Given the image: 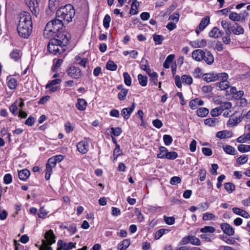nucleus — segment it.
<instances>
[{"label": "nucleus", "mask_w": 250, "mask_h": 250, "mask_svg": "<svg viewBox=\"0 0 250 250\" xmlns=\"http://www.w3.org/2000/svg\"><path fill=\"white\" fill-rule=\"evenodd\" d=\"M64 23L56 17L55 19L47 23L44 30L43 35L46 38H58L60 34L66 35V37L70 38V34L64 31Z\"/></svg>", "instance_id": "1"}, {"label": "nucleus", "mask_w": 250, "mask_h": 250, "mask_svg": "<svg viewBox=\"0 0 250 250\" xmlns=\"http://www.w3.org/2000/svg\"><path fill=\"white\" fill-rule=\"evenodd\" d=\"M70 39V38L66 37V35L63 34L59 35L58 38L51 39L47 46L48 51L54 54L63 53L65 51Z\"/></svg>", "instance_id": "2"}, {"label": "nucleus", "mask_w": 250, "mask_h": 250, "mask_svg": "<svg viewBox=\"0 0 250 250\" xmlns=\"http://www.w3.org/2000/svg\"><path fill=\"white\" fill-rule=\"evenodd\" d=\"M75 15L73 6L70 4H66L59 8L56 13V17L64 24L68 23L72 21Z\"/></svg>", "instance_id": "3"}, {"label": "nucleus", "mask_w": 250, "mask_h": 250, "mask_svg": "<svg viewBox=\"0 0 250 250\" xmlns=\"http://www.w3.org/2000/svg\"><path fill=\"white\" fill-rule=\"evenodd\" d=\"M44 238L47 242V245L46 244L45 240H42V244L44 245V250H53L51 247L48 246V245H52L56 241V237L52 229H50L45 233Z\"/></svg>", "instance_id": "4"}, {"label": "nucleus", "mask_w": 250, "mask_h": 250, "mask_svg": "<svg viewBox=\"0 0 250 250\" xmlns=\"http://www.w3.org/2000/svg\"><path fill=\"white\" fill-rule=\"evenodd\" d=\"M32 25L18 24L17 31L19 35L23 38L27 39L31 33Z\"/></svg>", "instance_id": "5"}, {"label": "nucleus", "mask_w": 250, "mask_h": 250, "mask_svg": "<svg viewBox=\"0 0 250 250\" xmlns=\"http://www.w3.org/2000/svg\"><path fill=\"white\" fill-rule=\"evenodd\" d=\"M19 18L18 24L32 25V17L29 13L25 11L21 12L19 15Z\"/></svg>", "instance_id": "6"}, {"label": "nucleus", "mask_w": 250, "mask_h": 250, "mask_svg": "<svg viewBox=\"0 0 250 250\" xmlns=\"http://www.w3.org/2000/svg\"><path fill=\"white\" fill-rule=\"evenodd\" d=\"M89 139L84 138L83 140L77 145V149L82 154L86 153L89 150Z\"/></svg>", "instance_id": "7"}, {"label": "nucleus", "mask_w": 250, "mask_h": 250, "mask_svg": "<svg viewBox=\"0 0 250 250\" xmlns=\"http://www.w3.org/2000/svg\"><path fill=\"white\" fill-rule=\"evenodd\" d=\"M66 72L69 76L75 79H79L82 76L81 70L79 67L75 66H70Z\"/></svg>", "instance_id": "8"}, {"label": "nucleus", "mask_w": 250, "mask_h": 250, "mask_svg": "<svg viewBox=\"0 0 250 250\" xmlns=\"http://www.w3.org/2000/svg\"><path fill=\"white\" fill-rule=\"evenodd\" d=\"M62 80L60 79H56L53 80L46 85V88L49 89L51 92H54L58 89V86H56L57 84H59Z\"/></svg>", "instance_id": "9"}, {"label": "nucleus", "mask_w": 250, "mask_h": 250, "mask_svg": "<svg viewBox=\"0 0 250 250\" xmlns=\"http://www.w3.org/2000/svg\"><path fill=\"white\" fill-rule=\"evenodd\" d=\"M135 107V104L133 103L129 107L124 108L121 111V114L125 120L129 119L131 113L134 111Z\"/></svg>", "instance_id": "10"}, {"label": "nucleus", "mask_w": 250, "mask_h": 250, "mask_svg": "<svg viewBox=\"0 0 250 250\" xmlns=\"http://www.w3.org/2000/svg\"><path fill=\"white\" fill-rule=\"evenodd\" d=\"M221 228L224 233L228 236H232L234 233L233 228L229 224L224 223L221 225Z\"/></svg>", "instance_id": "11"}, {"label": "nucleus", "mask_w": 250, "mask_h": 250, "mask_svg": "<svg viewBox=\"0 0 250 250\" xmlns=\"http://www.w3.org/2000/svg\"><path fill=\"white\" fill-rule=\"evenodd\" d=\"M244 30L242 27L237 23L233 22L229 30V33L232 32L236 35H240L244 33Z\"/></svg>", "instance_id": "12"}, {"label": "nucleus", "mask_w": 250, "mask_h": 250, "mask_svg": "<svg viewBox=\"0 0 250 250\" xmlns=\"http://www.w3.org/2000/svg\"><path fill=\"white\" fill-rule=\"evenodd\" d=\"M205 56V51L201 49H197L193 51L192 53V58L196 61H202Z\"/></svg>", "instance_id": "13"}, {"label": "nucleus", "mask_w": 250, "mask_h": 250, "mask_svg": "<svg viewBox=\"0 0 250 250\" xmlns=\"http://www.w3.org/2000/svg\"><path fill=\"white\" fill-rule=\"evenodd\" d=\"M58 247H60L63 250H70L73 248H75V243L69 242L68 243H63L61 240L58 241L57 243Z\"/></svg>", "instance_id": "14"}, {"label": "nucleus", "mask_w": 250, "mask_h": 250, "mask_svg": "<svg viewBox=\"0 0 250 250\" xmlns=\"http://www.w3.org/2000/svg\"><path fill=\"white\" fill-rule=\"evenodd\" d=\"M203 60H204L208 64L211 65L214 62V59L212 54L207 49H206L205 50V56Z\"/></svg>", "instance_id": "15"}, {"label": "nucleus", "mask_w": 250, "mask_h": 250, "mask_svg": "<svg viewBox=\"0 0 250 250\" xmlns=\"http://www.w3.org/2000/svg\"><path fill=\"white\" fill-rule=\"evenodd\" d=\"M203 79L207 83H209L218 80V76L217 73H207L203 75Z\"/></svg>", "instance_id": "16"}, {"label": "nucleus", "mask_w": 250, "mask_h": 250, "mask_svg": "<svg viewBox=\"0 0 250 250\" xmlns=\"http://www.w3.org/2000/svg\"><path fill=\"white\" fill-rule=\"evenodd\" d=\"M62 0H49L48 8L51 11H54L61 5Z\"/></svg>", "instance_id": "17"}, {"label": "nucleus", "mask_w": 250, "mask_h": 250, "mask_svg": "<svg viewBox=\"0 0 250 250\" xmlns=\"http://www.w3.org/2000/svg\"><path fill=\"white\" fill-rule=\"evenodd\" d=\"M30 175V171L27 169H23L18 172V176L20 180L25 181Z\"/></svg>", "instance_id": "18"}, {"label": "nucleus", "mask_w": 250, "mask_h": 250, "mask_svg": "<svg viewBox=\"0 0 250 250\" xmlns=\"http://www.w3.org/2000/svg\"><path fill=\"white\" fill-rule=\"evenodd\" d=\"M232 211L234 213L242 216L246 218L250 217L249 214L245 210L238 208H233L232 209Z\"/></svg>", "instance_id": "19"}, {"label": "nucleus", "mask_w": 250, "mask_h": 250, "mask_svg": "<svg viewBox=\"0 0 250 250\" xmlns=\"http://www.w3.org/2000/svg\"><path fill=\"white\" fill-rule=\"evenodd\" d=\"M139 7V2L137 0H133L131 5V8L129 13L131 15H135L138 13V8Z\"/></svg>", "instance_id": "20"}, {"label": "nucleus", "mask_w": 250, "mask_h": 250, "mask_svg": "<svg viewBox=\"0 0 250 250\" xmlns=\"http://www.w3.org/2000/svg\"><path fill=\"white\" fill-rule=\"evenodd\" d=\"M203 101L196 98L190 101L189 103V106L191 109H195L197 108V105H203Z\"/></svg>", "instance_id": "21"}, {"label": "nucleus", "mask_w": 250, "mask_h": 250, "mask_svg": "<svg viewBox=\"0 0 250 250\" xmlns=\"http://www.w3.org/2000/svg\"><path fill=\"white\" fill-rule=\"evenodd\" d=\"M210 21V18L208 16H206L202 19L199 25L198 26L200 31H203L209 24Z\"/></svg>", "instance_id": "22"}, {"label": "nucleus", "mask_w": 250, "mask_h": 250, "mask_svg": "<svg viewBox=\"0 0 250 250\" xmlns=\"http://www.w3.org/2000/svg\"><path fill=\"white\" fill-rule=\"evenodd\" d=\"M191 44L195 48H202L207 45V41L204 39L197 40L191 42Z\"/></svg>", "instance_id": "23"}, {"label": "nucleus", "mask_w": 250, "mask_h": 250, "mask_svg": "<svg viewBox=\"0 0 250 250\" xmlns=\"http://www.w3.org/2000/svg\"><path fill=\"white\" fill-rule=\"evenodd\" d=\"M87 105V102L83 99H78L76 106L78 109L83 111L84 110Z\"/></svg>", "instance_id": "24"}, {"label": "nucleus", "mask_w": 250, "mask_h": 250, "mask_svg": "<svg viewBox=\"0 0 250 250\" xmlns=\"http://www.w3.org/2000/svg\"><path fill=\"white\" fill-rule=\"evenodd\" d=\"M216 84L219 90H224L229 87V83L228 81H222Z\"/></svg>", "instance_id": "25"}, {"label": "nucleus", "mask_w": 250, "mask_h": 250, "mask_svg": "<svg viewBox=\"0 0 250 250\" xmlns=\"http://www.w3.org/2000/svg\"><path fill=\"white\" fill-rule=\"evenodd\" d=\"M222 34L219 29L216 27H213L209 32L208 35L210 37L217 38L222 36Z\"/></svg>", "instance_id": "26"}, {"label": "nucleus", "mask_w": 250, "mask_h": 250, "mask_svg": "<svg viewBox=\"0 0 250 250\" xmlns=\"http://www.w3.org/2000/svg\"><path fill=\"white\" fill-rule=\"evenodd\" d=\"M7 86L12 90L16 89L17 85V80L13 78H7Z\"/></svg>", "instance_id": "27"}, {"label": "nucleus", "mask_w": 250, "mask_h": 250, "mask_svg": "<svg viewBox=\"0 0 250 250\" xmlns=\"http://www.w3.org/2000/svg\"><path fill=\"white\" fill-rule=\"evenodd\" d=\"M130 240L129 239H125L118 244V250H126L130 245Z\"/></svg>", "instance_id": "28"}, {"label": "nucleus", "mask_w": 250, "mask_h": 250, "mask_svg": "<svg viewBox=\"0 0 250 250\" xmlns=\"http://www.w3.org/2000/svg\"><path fill=\"white\" fill-rule=\"evenodd\" d=\"M175 58V55L173 54L169 55L166 58L163 63V66L165 68H169L170 63L173 62Z\"/></svg>", "instance_id": "29"}, {"label": "nucleus", "mask_w": 250, "mask_h": 250, "mask_svg": "<svg viewBox=\"0 0 250 250\" xmlns=\"http://www.w3.org/2000/svg\"><path fill=\"white\" fill-rule=\"evenodd\" d=\"M197 115L200 117H204L209 113L208 109L206 107H200L196 111Z\"/></svg>", "instance_id": "30"}, {"label": "nucleus", "mask_w": 250, "mask_h": 250, "mask_svg": "<svg viewBox=\"0 0 250 250\" xmlns=\"http://www.w3.org/2000/svg\"><path fill=\"white\" fill-rule=\"evenodd\" d=\"M10 57L15 61H18L21 58L20 52L18 49H14L10 54Z\"/></svg>", "instance_id": "31"}, {"label": "nucleus", "mask_w": 250, "mask_h": 250, "mask_svg": "<svg viewBox=\"0 0 250 250\" xmlns=\"http://www.w3.org/2000/svg\"><path fill=\"white\" fill-rule=\"evenodd\" d=\"M138 79L139 84L142 86H145L147 85V77L146 76H144L142 74L138 75Z\"/></svg>", "instance_id": "32"}, {"label": "nucleus", "mask_w": 250, "mask_h": 250, "mask_svg": "<svg viewBox=\"0 0 250 250\" xmlns=\"http://www.w3.org/2000/svg\"><path fill=\"white\" fill-rule=\"evenodd\" d=\"M218 123V119L216 118H208L204 120V124L210 126H214Z\"/></svg>", "instance_id": "33"}, {"label": "nucleus", "mask_w": 250, "mask_h": 250, "mask_svg": "<svg viewBox=\"0 0 250 250\" xmlns=\"http://www.w3.org/2000/svg\"><path fill=\"white\" fill-rule=\"evenodd\" d=\"M161 157H166L168 160H174L178 157V153L175 151H169L167 153L165 156H161Z\"/></svg>", "instance_id": "34"}, {"label": "nucleus", "mask_w": 250, "mask_h": 250, "mask_svg": "<svg viewBox=\"0 0 250 250\" xmlns=\"http://www.w3.org/2000/svg\"><path fill=\"white\" fill-rule=\"evenodd\" d=\"M231 106L232 104L231 103L225 102L221 104V105L218 107L222 113L224 110L229 109Z\"/></svg>", "instance_id": "35"}, {"label": "nucleus", "mask_w": 250, "mask_h": 250, "mask_svg": "<svg viewBox=\"0 0 250 250\" xmlns=\"http://www.w3.org/2000/svg\"><path fill=\"white\" fill-rule=\"evenodd\" d=\"M223 148L224 151L227 154L235 155V152L236 150L233 147L229 145H226L223 146Z\"/></svg>", "instance_id": "36"}, {"label": "nucleus", "mask_w": 250, "mask_h": 250, "mask_svg": "<svg viewBox=\"0 0 250 250\" xmlns=\"http://www.w3.org/2000/svg\"><path fill=\"white\" fill-rule=\"evenodd\" d=\"M224 188L229 193H230L234 190L235 187L233 184L228 182L225 184Z\"/></svg>", "instance_id": "37"}, {"label": "nucleus", "mask_w": 250, "mask_h": 250, "mask_svg": "<svg viewBox=\"0 0 250 250\" xmlns=\"http://www.w3.org/2000/svg\"><path fill=\"white\" fill-rule=\"evenodd\" d=\"M153 40L156 44H162L163 41L164 40L165 38L162 35L154 34L153 36Z\"/></svg>", "instance_id": "38"}, {"label": "nucleus", "mask_w": 250, "mask_h": 250, "mask_svg": "<svg viewBox=\"0 0 250 250\" xmlns=\"http://www.w3.org/2000/svg\"><path fill=\"white\" fill-rule=\"evenodd\" d=\"M107 69L111 71H115L117 69V65L113 61H108L106 64Z\"/></svg>", "instance_id": "39"}, {"label": "nucleus", "mask_w": 250, "mask_h": 250, "mask_svg": "<svg viewBox=\"0 0 250 250\" xmlns=\"http://www.w3.org/2000/svg\"><path fill=\"white\" fill-rule=\"evenodd\" d=\"M123 77L125 83L127 86H130L131 84V78L127 72L123 73Z\"/></svg>", "instance_id": "40"}, {"label": "nucleus", "mask_w": 250, "mask_h": 250, "mask_svg": "<svg viewBox=\"0 0 250 250\" xmlns=\"http://www.w3.org/2000/svg\"><path fill=\"white\" fill-rule=\"evenodd\" d=\"M232 24V23L228 22L225 20H223L221 21V25L224 29L226 30V33H227L228 32H229Z\"/></svg>", "instance_id": "41"}, {"label": "nucleus", "mask_w": 250, "mask_h": 250, "mask_svg": "<svg viewBox=\"0 0 250 250\" xmlns=\"http://www.w3.org/2000/svg\"><path fill=\"white\" fill-rule=\"evenodd\" d=\"M159 149L160 153L157 154V157L160 159L166 158V157H161L160 156L166 155L167 153L168 152L167 148L165 146H161L159 147Z\"/></svg>", "instance_id": "42"}, {"label": "nucleus", "mask_w": 250, "mask_h": 250, "mask_svg": "<svg viewBox=\"0 0 250 250\" xmlns=\"http://www.w3.org/2000/svg\"><path fill=\"white\" fill-rule=\"evenodd\" d=\"M63 62V60L62 59H58L56 62H54V64L52 67L53 71H57L58 68L61 66Z\"/></svg>", "instance_id": "43"}, {"label": "nucleus", "mask_w": 250, "mask_h": 250, "mask_svg": "<svg viewBox=\"0 0 250 250\" xmlns=\"http://www.w3.org/2000/svg\"><path fill=\"white\" fill-rule=\"evenodd\" d=\"M128 92L127 89H123V91H121L118 94V98L120 101H124L126 99V96Z\"/></svg>", "instance_id": "44"}, {"label": "nucleus", "mask_w": 250, "mask_h": 250, "mask_svg": "<svg viewBox=\"0 0 250 250\" xmlns=\"http://www.w3.org/2000/svg\"><path fill=\"white\" fill-rule=\"evenodd\" d=\"M9 109L10 112L15 116H16L18 114L17 110H18V105H17V101H16L14 102L9 107Z\"/></svg>", "instance_id": "45"}, {"label": "nucleus", "mask_w": 250, "mask_h": 250, "mask_svg": "<svg viewBox=\"0 0 250 250\" xmlns=\"http://www.w3.org/2000/svg\"><path fill=\"white\" fill-rule=\"evenodd\" d=\"M215 230V228L212 226H205L200 229V231L204 233L207 232L213 233Z\"/></svg>", "instance_id": "46"}, {"label": "nucleus", "mask_w": 250, "mask_h": 250, "mask_svg": "<svg viewBox=\"0 0 250 250\" xmlns=\"http://www.w3.org/2000/svg\"><path fill=\"white\" fill-rule=\"evenodd\" d=\"M169 231L167 229H160L157 230L155 235V239H160L164 234L168 232Z\"/></svg>", "instance_id": "47"}, {"label": "nucleus", "mask_w": 250, "mask_h": 250, "mask_svg": "<svg viewBox=\"0 0 250 250\" xmlns=\"http://www.w3.org/2000/svg\"><path fill=\"white\" fill-rule=\"evenodd\" d=\"M238 150L241 152H246L250 151V145H240L238 146Z\"/></svg>", "instance_id": "48"}, {"label": "nucleus", "mask_w": 250, "mask_h": 250, "mask_svg": "<svg viewBox=\"0 0 250 250\" xmlns=\"http://www.w3.org/2000/svg\"><path fill=\"white\" fill-rule=\"evenodd\" d=\"M229 18L233 21H237L241 19V16L237 13L231 12L229 15Z\"/></svg>", "instance_id": "49"}, {"label": "nucleus", "mask_w": 250, "mask_h": 250, "mask_svg": "<svg viewBox=\"0 0 250 250\" xmlns=\"http://www.w3.org/2000/svg\"><path fill=\"white\" fill-rule=\"evenodd\" d=\"M190 243L193 245L199 246L201 244L200 240L196 237L189 235Z\"/></svg>", "instance_id": "50"}, {"label": "nucleus", "mask_w": 250, "mask_h": 250, "mask_svg": "<svg viewBox=\"0 0 250 250\" xmlns=\"http://www.w3.org/2000/svg\"><path fill=\"white\" fill-rule=\"evenodd\" d=\"M163 140L165 145L167 146L171 145L173 141L171 136L167 134L163 136Z\"/></svg>", "instance_id": "51"}, {"label": "nucleus", "mask_w": 250, "mask_h": 250, "mask_svg": "<svg viewBox=\"0 0 250 250\" xmlns=\"http://www.w3.org/2000/svg\"><path fill=\"white\" fill-rule=\"evenodd\" d=\"M182 80L183 83L187 84H190L192 83V78L188 75H183L182 76Z\"/></svg>", "instance_id": "52"}, {"label": "nucleus", "mask_w": 250, "mask_h": 250, "mask_svg": "<svg viewBox=\"0 0 250 250\" xmlns=\"http://www.w3.org/2000/svg\"><path fill=\"white\" fill-rule=\"evenodd\" d=\"M111 134L115 136H119L122 132V128L119 127H111Z\"/></svg>", "instance_id": "53"}, {"label": "nucleus", "mask_w": 250, "mask_h": 250, "mask_svg": "<svg viewBox=\"0 0 250 250\" xmlns=\"http://www.w3.org/2000/svg\"><path fill=\"white\" fill-rule=\"evenodd\" d=\"M111 21V18L109 15H106L103 20V25L105 28H108L109 23Z\"/></svg>", "instance_id": "54"}, {"label": "nucleus", "mask_w": 250, "mask_h": 250, "mask_svg": "<svg viewBox=\"0 0 250 250\" xmlns=\"http://www.w3.org/2000/svg\"><path fill=\"white\" fill-rule=\"evenodd\" d=\"M222 240L228 244H234L235 242L234 239L232 237L223 236Z\"/></svg>", "instance_id": "55"}, {"label": "nucleus", "mask_w": 250, "mask_h": 250, "mask_svg": "<svg viewBox=\"0 0 250 250\" xmlns=\"http://www.w3.org/2000/svg\"><path fill=\"white\" fill-rule=\"evenodd\" d=\"M215 216L213 214L211 213L206 212L203 214V220L204 221L213 220L215 218Z\"/></svg>", "instance_id": "56"}, {"label": "nucleus", "mask_w": 250, "mask_h": 250, "mask_svg": "<svg viewBox=\"0 0 250 250\" xmlns=\"http://www.w3.org/2000/svg\"><path fill=\"white\" fill-rule=\"evenodd\" d=\"M3 181L5 184H9L12 181V176L11 174H6L3 177Z\"/></svg>", "instance_id": "57"}, {"label": "nucleus", "mask_w": 250, "mask_h": 250, "mask_svg": "<svg viewBox=\"0 0 250 250\" xmlns=\"http://www.w3.org/2000/svg\"><path fill=\"white\" fill-rule=\"evenodd\" d=\"M248 161V158L246 155L240 156L237 159V163L239 165H243L245 164Z\"/></svg>", "instance_id": "58"}, {"label": "nucleus", "mask_w": 250, "mask_h": 250, "mask_svg": "<svg viewBox=\"0 0 250 250\" xmlns=\"http://www.w3.org/2000/svg\"><path fill=\"white\" fill-rule=\"evenodd\" d=\"M181 182V179L180 177L178 176H173L170 179V183L173 185L180 183Z\"/></svg>", "instance_id": "59"}, {"label": "nucleus", "mask_w": 250, "mask_h": 250, "mask_svg": "<svg viewBox=\"0 0 250 250\" xmlns=\"http://www.w3.org/2000/svg\"><path fill=\"white\" fill-rule=\"evenodd\" d=\"M150 80L153 82L154 85H157L158 82V74L155 72H152V74L150 76Z\"/></svg>", "instance_id": "60"}, {"label": "nucleus", "mask_w": 250, "mask_h": 250, "mask_svg": "<svg viewBox=\"0 0 250 250\" xmlns=\"http://www.w3.org/2000/svg\"><path fill=\"white\" fill-rule=\"evenodd\" d=\"M35 122V118L33 116H30L25 121V124L28 126H32L34 125Z\"/></svg>", "instance_id": "61"}, {"label": "nucleus", "mask_w": 250, "mask_h": 250, "mask_svg": "<svg viewBox=\"0 0 250 250\" xmlns=\"http://www.w3.org/2000/svg\"><path fill=\"white\" fill-rule=\"evenodd\" d=\"M65 130L66 133H70L72 132L74 129L71 124L70 122H67L64 125Z\"/></svg>", "instance_id": "62"}, {"label": "nucleus", "mask_w": 250, "mask_h": 250, "mask_svg": "<svg viewBox=\"0 0 250 250\" xmlns=\"http://www.w3.org/2000/svg\"><path fill=\"white\" fill-rule=\"evenodd\" d=\"M208 207V204L207 202H205L199 204L197 208L198 209H200L201 211H204L207 209Z\"/></svg>", "instance_id": "63"}, {"label": "nucleus", "mask_w": 250, "mask_h": 250, "mask_svg": "<svg viewBox=\"0 0 250 250\" xmlns=\"http://www.w3.org/2000/svg\"><path fill=\"white\" fill-rule=\"evenodd\" d=\"M47 214V212L46 211L45 209L44 208V207H41L40 208L39 212L38 213V216L39 218H43L45 217Z\"/></svg>", "instance_id": "64"}]
</instances>
